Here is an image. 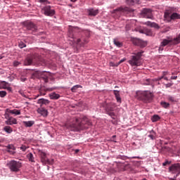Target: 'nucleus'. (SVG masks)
<instances>
[{"label":"nucleus","instance_id":"obj_1","mask_svg":"<svg viewBox=\"0 0 180 180\" xmlns=\"http://www.w3.org/2000/svg\"><path fill=\"white\" fill-rule=\"evenodd\" d=\"M92 123L89 122V120L86 117L82 118H75L72 124L68 126V129L72 131H79L88 129Z\"/></svg>","mask_w":180,"mask_h":180},{"label":"nucleus","instance_id":"obj_2","mask_svg":"<svg viewBox=\"0 0 180 180\" xmlns=\"http://www.w3.org/2000/svg\"><path fill=\"white\" fill-rule=\"evenodd\" d=\"M144 51H139L131 56V59L129 60V64L132 67H139L141 65V56Z\"/></svg>","mask_w":180,"mask_h":180},{"label":"nucleus","instance_id":"obj_3","mask_svg":"<svg viewBox=\"0 0 180 180\" xmlns=\"http://www.w3.org/2000/svg\"><path fill=\"white\" fill-rule=\"evenodd\" d=\"M138 98L140 101H143L144 103H150L153 101L154 94L150 91H143L138 94Z\"/></svg>","mask_w":180,"mask_h":180},{"label":"nucleus","instance_id":"obj_4","mask_svg":"<svg viewBox=\"0 0 180 180\" xmlns=\"http://www.w3.org/2000/svg\"><path fill=\"white\" fill-rule=\"evenodd\" d=\"M7 167L11 172H19L20 168H22V162L16 160H11L7 164Z\"/></svg>","mask_w":180,"mask_h":180},{"label":"nucleus","instance_id":"obj_5","mask_svg":"<svg viewBox=\"0 0 180 180\" xmlns=\"http://www.w3.org/2000/svg\"><path fill=\"white\" fill-rule=\"evenodd\" d=\"M38 61H41V59L40 56H39V54L35 53L26 58L24 61V65H32L33 63H38Z\"/></svg>","mask_w":180,"mask_h":180},{"label":"nucleus","instance_id":"obj_6","mask_svg":"<svg viewBox=\"0 0 180 180\" xmlns=\"http://www.w3.org/2000/svg\"><path fill=\"white\" fill-rule=\"evenodd\" d=\"M164 18L165 20L169 22L172 20H176L180 19V14L178 13H171L170 11H166L165 12Z\"/></svg>","mask_w":180,"mask_h":180},{"label":"nucleus","instance_id":"obj_7","mask_svg":"<svg viewBox=\"0 0 180 180\" xmlns=\"http://www.w3.org/2000/svg\"><path fill=\"white\" fill-rule=\"evenodd\" d=\"M103 107L105 108V111L107 112V114L109 115L112 119H115V112H113V110L115 108H116V105L113 103H105L103 105Z\"/></svg>","mask_w":180,"mask_h":180},{"label":"nucleus","instance_id":"obj_8","mask_svg":"<svg viewBox=\"0 0 180 180\" xmlns=\"http://www.w3.org/2000/svg\"><path fill=\"white\" fill-rule=\"evenodd\" d=\"M169 171L171 172V174H174V178H178L180 175V164L179 163H175L171 165V167H169Z\"/></svg>","mask_w":180,"mask_h":180},{"label":"nucleus","instance_id":"obj_9","mask_svg":"<svg viewBox=\"0 0 180 180\" xmlns=\"http://www.w3.org/2000/svg\"><path fill=\"white\" fill-rule=\"evenodd\" d=\"M45 16H54L56 15V10L53 9L51 6H45L41 9Z\"/></svg>","mask_w":180,"mask_h":180},{"label":"nucleus","instance_id":"obj_10","mask_svg":"<svg viewBox=\"0 0 180 180\" xmlns=\"http://www.w3.org/2000/svg\"><path fill=\"white\" fill-rule=\"evenodd\" d=\"M141 16L146 19H153V10L151 8H143L141 11Z\"/></svg>","mask_w":180,"mask_h":180},{"label":"nucleus","instance_id":"obj_11","mask_svg":"<svg viewBox=\"0 0 180 180\" xmlns=\"http://www.w3.org/2000/svg\"><path fill=\"white\" fill-rule=\"evenodd\" d=\"M127 12H133V10L128 7H120L118 8H116L115 10H113L111 13H115L116 15H117V16H120V15H123V13H126Z\"/></svg>","mask_w":180,"mask_h":180},{"label":"nucleus","instance_id":"obj_12","mask_svg":"<svg viewBox=\"0 0 180 180\" xmlns=\"http://www.w3.org/2000/svg\"><path fill=\"white\" fill-rule=\"evenodd\" d=\"M131 41L134 46H138L139 47H141V49H144V47H146L148 44L147 41H143L139 38H132Z\"/></svg>","mask_w":180,"mask_h":180},{"label":"nucleus","instance_id":"obj_13","mask_svg":"<svg viewBox=\"0 0 180 180\" xmlns=\"http://www.w3.org/2000/svg\"><path fill=\"white\" fill-rule=\"evenodd\" d=\"M39 155L42 164H49V165H51L54 162L53 160H50L49 158H47V155H46V153L44 152H39Z\"/></svg>","mask_w":180,"mask_h":180},{"label":"nucleus","instance_id":"obj_14","mask_svg":"<svg viewBox=\"0 0 180 180\" xmlns=\"http://www.w3.org/2000/svg\"><path fill=\"white\" fill-rule=\"evenodd\" d=\"M25 27H27V30H31V32L33 33H36V32H37V26L32 22H26Z\"/></svg>","mask_w":180,"mask_h":180},{"label":"nucleus","instance_id":"obj_15","mask_svg":"<svg viewBox=\"0 0 180 180\" xmlns=\"http://www.w3.org/2000/svg\"><path fill=\"white\" fill-rule=\"evenodd\" d=\"M6 148H7L6 150L7 153H10L11 155H15V150H16V148H15L13 145L9 144L7 146H6ZM11 150H13V151Z\"/></svg>","mask_w":180,"mask_h":180},{"label":"nucleus","instance_id":"obj_16","mask_svg":"<svg viewBox=\"0 0 180 180\" xmlns=\"http://www.w3.org/2000/svg\"><path fill=\"white\" fill-rule=\"evenodd\" d=\"M37 103L40 105V106H43V105H49L50 103V101L46 98H39L38 99Z\"/></svg>","mask_w":180,"mask_h":180},{"label":"nucleus","instance_id":"obj_17","mask_svg":"<svg viewBox=\"0 0 180 180\" xmlns=\"http://www.w3.org/2000/svg\"><path fill=\"white\" fill-rule=\"evenodd\" d=\"M37 113H39V115H41V116L46 117L47 116L49 112L46 108H39L37 110Z\"/></svg>","mask_w":180,"mask_h":180},{"label":"nucleus","instance_id":"obj_18","mask_svg":"<svg viewBox=\"0 0 180 180\" xmlns=\"http://www.w3.org/2000/svg\"><path fill=\"white\" fill-rule=\"evenodd\" d=\"M6 124L12 126V124H18V120L15 118L10 117L7 121H6Z\"/></svg>","mask_w":180,"mask_h":180},{"label":"nucleus","instance_id":"obj_19","mask_svg":"<svg viewBox=\"0 0 180 180\" xmlns=\"http://www.w3.org/2000/svg\"><path fill=\"white\" fill-rule=\"evenodd\" d=\"M146 26H150V27H154L155 29H160V25L155 22H152L151 21H147L144 23Z\"/></svg>","mask_w":180,"mask_h":180},{"label":"nucleus","instance_id":"obj_20","mask_svg":"<svg viewBox=\"0 0 180 180\" xmlns=\"http://www.w3.org/2000/svg\"><path fill=\"white\" fill-rule=\"evenodd\" d=\"M88 13L89 16H96L98 13H99V10L98 9H94V8H90L88 10Z\"/></svg>","mask_w":180,"mask_h":180},{"label":"nucleus","instance_id":"obj_21","mask_svg":"<svg viewBox=\"0 0 180 180\" xmlns=\"http://www.w3.org/2000/svg\"><path fill=\"white\" fill-rule=\"evenodd\" d=\"M41 81H44L46 84L49 82V73H44L41 76Z\"/></svg>","mask_w":180,"mask_h":180},{"label":"nucleus","instance_id":"obj_22","mask_svg":"<svg viewBox=\"0 0 180 180\" xmlns=\"http://www.w3.org/2000/svg\"><path fill=\"white\" fill-rule=\"evenodd\" d=\"M49 98L53 100L60 99V94L53 92L49 94Z\"/></svg>","mask_w":180,"mask_h":180},{"label":"nucleus","instance_id":"obj_23","mask_svg":"<svg viewBox=\"0 0 180 180\" xmlns=\"http://www.w3.org/2000/svg\"><path fill=\"white\" fill-rule=\"evenodd\" d=\"M22 123L25 127H32L34 124V121H23Z\"/></svg>","mask_w":180,"mask_h":180},{"label":"nucleus","instance_id":"obj_24","mask_svg":"<svg viewBox=\"0 0 180 180\" xmlns=\"http://www.w3.org/2000/svg\"><path fill=\"white\" fill-rule=\"evenodd\" d=\"M114 95L115 96V98L117 99V102H122V98H120V94H119V91L114 90Z\"/></svg>","mask_w":180,"mask_h":180},{"label":"nucleus","instance_id":"obj_25","mask_svg":"<svg viewBox=\"0 0 180 180\" xmlns=\"http://www.w3.org/2000/svg\"><path fill=\"white\" fill-rule=\"evenodd\" d=\"M27 158L30 162H34V156L33 155V153H30L27 154Z\"/></svg>","mask_w":180,"mask_h":180},{"label":"nucleus","instance_id":"obj_26","mask_svg":"<svg viewBox=\"0 0 180 180\" xmlns=\"http://www.w3.org/2000/svg\"><path fill=\"white\" fill-rule=\"evenodd\" d=\"M113 43L115 44V46H116L117 47H123V43L119 41V40L114 39H113Z\"/></svg>","mask_w":180,"mask_h":180},{"label":"nucleus","instance_id":"obj_27","mask_svg":"<svg viewBox=\"0 0 180 180\" xmlns=\"http://www.w3.org/2000/svg\"><path fill=\"white\" fill-rule=\"evenodd\" d=\"M126 2L127 5H129V6H133L135 4H139L137 0H126Z\"/></svg>","mask_w":180,"mask_h":180},{"label":"nucleus","instance_id":"obj_28","mask_svg":"<svg viewBox=\"0 0 180 180\" xmlns=\"http://www.w3.org/2000/svg\"><path fill=\"white\" fill-rule=\"evenodd\" d=\"M4 131H6V133H8V134H11V133H12L13 131V130L12 129V127H11L9 126L4 127Z\"/></svg>","mask_w":180,"mask_h":180},{"label":"nucleus","instance_id":"obj_29","mask_svg":"<svg viewBox=\"0 0 180 180\" xmlns=\"http://www.w3.org/2000/svg\"><path fill=\"white\" fill-rule=\"evenodd\" d=\"M156 136L157 134H155V132L154 131H151L150 134L148 135V137L151 139V140H155Z\"/></svg>","mask_w":180,"mask_h":180},{"label":"nucleus","instance_id":"obj_30","mask_svg":"<svg viewBox=\"0 0 180 180\" xmlns=\"http://www.w3.org/2000/svg\"><path fill=\"white\" fill-rule=\"evenodd\" d=\"M144 34H146V36H153V31L150 29H146L144 30Z\"/></svg>","mask_w":180,"mask_h":180},{"label":"nucleus","instance_id":"obj_31","mask_svg":"<svg viewBox=\"0 0 180 180\" xmlns=\"http://www.w3.org/2000/svg\"><path fill=\"white\" fill-rule=\"evenodd\" d=\"M161 119L158 115H155L152 117L151 120L153 122H158Z\"/></svg>","mask_w":180,"mask_h":180},{"label":"nucleus","instance_id":"obj_32","mask_svg":"<svg viewBox=\"0 0 180 180\" xmlns=\"http://www.w3.org/2000/svg\"><path fill=\"white\" fill-rule=\"evenodd\" d=\"M78 88H82V86L79 84H77L71 88V91L72 92H77V89H78Z\"/></svg>","mask_w":180,"mask_h":180},{"label":"nucleus","instance_id":"obj_33","mask_svg":"<svg viewBox=\"0 0 180 180\" xmlns=\"http://www.w3.org/2000/svg\"><path fill=\"white\" fill-rule=\"evenodd\" d=\"M160 105L162 108H165V109H168V107L169 106V103L165 101H162Z\"/></svg>","mask_w":180,"mask_h":180},{"label":"nucleus","instance_id":"obj_34","mask_svg":"<svg viewBox=\"0 0 180 180\" xmlns=\"http://www.w3.org/2000/svg\"><path fill=\"white\" fill-rule=\"evenodd\" d=\"M10 113H11L12 115H20V110H10Z\"/></svg>","mask_w":180,"mask_h":180},{"label":"nucleus","instance_id":"obj_35","mask_svg":"<svg viewBox=\"0 0 180 180\" xmlns=\"http://www.w3.org/2000/svg\"><path fill=\"white\" fill-rule=\"evenodd\" d=\"M6 85H8V82H6L5 81L1 82L2 89H6V88H7Z\"/></svg>","mask_w":180,"mask_h":180},{"label":"nucleus","instance_id":"obj_36","mask_svg":"<svg viewBox=\"0 0 180 180\" xmlns=\"http://www.w3.org/2000/svg\"><path fill=\"white\" fill-rule=\"evenodd\" d=\"M7 95L6 91H0V97L1 98H5V96Z\"/></svg>","mask_w":180,"mask_h":180},{"label":"nucleus","instance_id":"obj_37","mask_svg":"<svg viewBox=\"0 0 180 180\" xmlns=\"http://www.w3.org/2000/svg\"><path fill=\"white\" fill-rule=\"evenodd\" d=\"M18 47H20V49H23L26 47V44L23 43V41H20L18 44Z\"/></svg>","mask_w":180,"mask_h":180},{"label":"nucleus","instance_id":"obj_38","mask_svg":"<svg viewBox=\"0 0 180 180\" xmlns=\"http://www.w3.org/2000/svg\"><path fill=\"white\" fill-rule=\"evenodd\" d=\"M143 84H144V85H150V84H151V79H146Z\"/></svg>","mask_w":180,"mask_h":180},{"label":"nucleus","instance_id":"obj_39","mask_svg":"<svg viewBox=\"0 0 180 180\" xmlns=\"http://www.w3.org/2000/svg\"><path fill=\"white\" fill-rule=\"evenodd\" d=\"M167 99H168V101H169V102H175V98H174V97H172L171 96H169L167 97Z\"/></svg>","mask_w":180,"mask_h":180},{"label":"nucleus","instance_id":"obj_40","mask_svg":"<svg viewBox=\"0 0 180 180\" xmlns=\"http://www.w3.org/2000/svg\"><path fill=\"white\" fill-rule=\"evenodd\" d=\"M20 149L22 150V151L25 152V151H26V150H27V147H26V146H25V145H22L20 147Z\"/></svg>","mask_w":180,"mask_h":180},{"label":"nucleus","instance_id":"obj_41","mask_svg":"<svg viewBox=\"0 0 180 180\" xmlns=\"http://www.w3.org/2000/svg\"><path fill=\"white\" fill-rule=\"evenodd\" d=\"M54 89H56L54 87H51V88H46L45 89V91L47 92H51V91H54Z\"/></svg>","mask_w":180,"mask_h":180},{"label":"nucleus","instance_id":"obj_42","mask_svg":"<svg viewBox=\"0 0 180 180\" xmlns=\"http://www.w3.org/2000/svg\"><path fill=\"white\" fill-rule=\"evenodd\" d=\"M39 2H40V4H50V1H49V0H39Z\"/></svg>","mask_w":180,"mask_h":180},{"label":"nucleus","instance_id":"obj_43","mask_svg":"<svg viewBox=\"0 0 180 180\" xmlns=\"http://www.w3.org/2000/svg\"><path fill=\"white\" fill-rule=\"evenodd\" d=\"M77 44H84V41H82V39H78L77 40Z\"/></svg>","mask_w":180,"mask_h":180},{"label":"nucleus","instance_id":"obj_44","mask_svg":"<svg viewBox=\"0 0 180 180\" xmlns=\"http://www.w3.org/2000/svg\"><path fill=\"white\" fill-rule=\"evenodd\" d=\"M20 62H18L16 60L13 62L14 67H18V65H20Z\"/></svg>","mask_w":180,"mask_h":180},{"label":"nucleus","instance_id":"obj_45","mask_svg":"<svg viewBox=\"0 0 180 180\" xmlns=\"http://www.w3.org/2000/svg\"><path fill=\"white\" fill-rule=\"evenodd\" d=\"M165 85L166 88H171V86H172L173 84L169 83V84H166Z\"/></svg>","mask_w":180,"mask_h":180},{"label":"nucleus","instance_id":"obj_46","mask_svg":"<svg viewBox=\"0 0 180 180\" xmlns=\"http://www.w3.org/2000/svg\"><path fill=\"white\" fill-rule=\"evenodd\" d=\"M124 61H126V59H125V58L120 60L119 61L117 65L122 64V63H124Z\"/></svg>","mask_w":180,"mask_h":180},{"label":"nucleus","instance_id":"obj_47","mask_svg":"<svg viewBox=\"0 0 180 180\" xmlns=\"http://www.w3.org/2000/svg\"><path fill=\"white\" fill-rule=\"evenodd\" d=\"M32 75H33L34 77H35L36 78H37V77H38V75H39V72L37 71V72H34V73L32 74Z\"/></svg>","mask_w":180,"mask_h":180},{"label":"nucleus","instance_id":"obj_48","mask_svg":"<svg viewBox=\"0 0 180 180\" xmlns=\"http://www.w3.org/2000/svg\"><path fill=\"white\" fill-rule=\"evenodd\" d=\"M168 164H169V162L166 161V162L162 163V165H163V167H165V165H168Z\"/></svg>","mask_w":180,"mask_h":180},{"label":"nucleus","instance_id":"obj_49","mask_svg":"<svg viewBox=\"0 0 180 180\" xmlns=\"http://www.w3.org/2000/svg\"><path fill=\"white\" fill-rule=\"evenodd\" d=\"M178 78V76H172L171 79H176Z\"/></svg>","mask_w":180,"mask_h":180},{"label":"nucleus","instance_id":"obj_50","mask_svg":"<svg viewBox=\"0 0 180 180\" xmlns=\"http://www.w3.org/2000/svg\"><path fill=\"white\" fill-rule=\"evenodd\" d=\"M164 79V76L158 78V81H161V79Z\"/></svg>","mask_w":180,"mask_h":180},{"label":"nucleus","instance_id":"obj_51","mask_svg":"<svg viewBox=\"0 0 180 180\" xmlns=\"http://www.w3.org/2000/svg\"><path fill=\"white\" fill-rule=\"evenodd\" d=\"M7 91H12V87H6Z\"/></svg>","mask_w":180,"mask_h":180},{"label":"nucleus","instance_id":"obj_52","mask_svg":"<svg viewBox=\"0 0 180 180\" xmlns=\"http://www.w3.org/2000/svg\"><path fill=\"white\" fill-rule=\"evenodd\" d=\"M163 79H165V81H168V77L164 76Z\"/></svg>","mask_w":180,"mask_h":180},{"label":"nucleus","instance_id":"obj_53","mask_svg":"<svg viewBox=\"0 0 180 180\" xmlns=\"http://www.w3.org/2000/svg\"><path fill=\"white\" fill-rule=\"evenodd\" d=\"M165 75H167V72H163V75H162V77H165Z\"/></svg>","mask_w":180,"mask_h":180},{"label":"nucleus","instance_id":"obj_54","mask_svg":"<svg viewBox=\"0 0 180 180\" xmlns=\"http://www.w3.org/2000/svg\"><path fill=\"white\" fill-rule=\"evenodd\" d=\"M139 32H141V33L144 34V30H139Z\"/></svg>","mask_w":180,"mask_h":180},{"label":"nucleus","instance_id":"obj_55","mask_svg":"<svg viewBox=\"0 0 180 180\" xmlns=\"http://www.w3.org/2000/svg\"><path fill=\"white\" fill-rule=\"evenodd\" d=\"M2 82H1V83H0V89H2Z\"/></svg>","mask_w":180,"mask_h":180},{"label":"nucleus","instance_id":"obj_56","mask_svg":"<svg viewBox=\"0 0 180 180\" xmlns=\"http://www.w3.org/2000/svg\"><path fill=\"white\" fill-rule=\"evenodd\" d=\"M75 153H76V154H77V153H79V150L78 149H76V150H75Z\"/></svg>","mask_w":180,"mask_h":180},{"label":"nucleus","instance_id":"obj_57","mask_svg":"<svg viewBox=\"0 0 180 180\" xmlns=\"http://www.w3.org/2000/svg\"><path fill=\"white\" fill-rule=\"evenodd\" d=\"M71 2H77V0H70Z\"/></svg>","mask_w":180,"mask_h":180},{"label":"nucleus","instance_id":"obj_58","mask_svg":"<svg viewBox=\"0 0 180 180\" xmlns=\"http://www.w3.org/2000/svg\"><path fill=\"white\" fill-rule=\"evenodd\" d=\"M176 178H175V176H174V179H170V180H176Z\"/></svg>","mask_w":180,"mask_h":180},{"label":"nucleus","instance_id":"obj_59","mask_svg":"<svg viewBox=\"0 0 180 180\" xmlns=\"http://www.w3.org/2000/svg\"><path fill=\"white\" fill-rule=\"evenodd\" d=\"M22 81H23V82L26 81V78L22 79Z\"/></svg>","mask_w":180,"mask_h":180},{"label":"nucleus","instance_id":"obj_60","mask_svg":"<svg viewBox=\"0 0 180 180\" xmlns=\"http://www.w3.org/2000/svg\"><path fill=\"white\" fill-rule=\"evenodd\" d=\"M133 158H139V157H133Z\"/></svg>","mask_w":180,"mask_h":180},{"label":"nucleus","instance_id":"obj_61","mask_svg":"<svg viewBox=\"0 0 180 180\" xmlns=\"http://www.w3.org/2000/svg\"><path fill=\"white\" fill-rule=\"evenodd\" d=\"M43 95H46V94H44Z\"/></svg>","mask_w":180,"mask_h":180}]
</instances>
